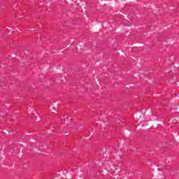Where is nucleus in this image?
Segmentation results:
<instances>
[{"label": "nucleus", "mask_w": 179, "mask_h": 179, "mask_svg": "<svg viewBox=\"0 0 179 179\" xmlns=\"http://www.w3.org/2000/svg\"><path fill=\"white\" fill-rule=\"evenodd\" d=\"M53 108V110H54V111H55L56 110H55V108Z\"/></svg>", "instance_id": "nucleus-1"}, {"label": "nucleus", "mask_w": 179, "mask_h": 179, "mask_svg": "<svg viewBox=\"0 0 179 179\" xmlns=\"http://www.w3.org/2000/svg\"><path fill=\"white\" fill-rule=\"evenodd\" d=\"M52 113H55V110H52Z\"/></svg>", "instance_id": "nucleus-2"}]
</instances>
